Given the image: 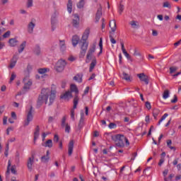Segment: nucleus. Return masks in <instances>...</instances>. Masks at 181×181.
<instances>
[{"label":"nucleus","instance_id":"nucleus-49","mask_svg":"<svg viewBox=\"0 0 181 181\" xmlns=\"http://www.w3.org/2000/svg\"><path fill=\"white\" fill-rule=\"evenodd\" d=\"M15 78H16V74H15V73H13L10 78V83H12V81H13V80H15Z\"/></svg>","mask_w":181,"mask_h":181},{"label":"nucleus","instance_id":"nucleus-21","mask_svg":"<svg viewBox=\"0 0 181 181\" xmlns=\"http://www.w3.org/2000/svg\"><path fill=\"white\" fill-rule=\"evenodd\" d=\"M18 62V57H16V56H14L13 57V59L11 60V63L9 65V69H13V67H15V66H16V63Z\"/></svg>","mask_w":181,"mask_h":181},{"label":"nucleus","instance_id":"nucleus-19","mask_svg":"<svg viewBox=\"0 0 181 181\" xmlns=\"http://www.w3.org/2000/svg\"><path fill=\"white\" fill-rule=\"evenodd\" d=\"M132 29H138L139 28V22L137 21H132L129 23Z\"/></svg>","mask_w":181,"mask_h":181},{"label":"nucleus","instance_id":"nucleus-25","mask_svg":"<svg viewBox=\"0 0 181 181\" xmlns=\"http://www.w3.org/2000/svg\"><path fill=\"white\" fill-rule=\"evenodd\" d=\"M25 47H26V41H23L19 46L18 49V53H22L25 50Z\"/></svg>","mask_w":181,"mask_h":181},{"label":"nucleus","instance_id":"nucleus-31","mask_svg":"<svg viewBox=\"0 0 181 181\" xmlns=\"http://www.w3.org/2000/svg\"><path fill=\"white\" fill-rule=\"evenodd\" d=\"M47 71H50V69L48 68H40L38 69L39 74H45L47 73Z\"/></svg>","mask_w":181,"mask_h":181},{"label":"nucleus","instance_id":"nucleus-20","mask_svg":"<svg viewBox=\"0 0 181 181\" xmlns=\"http://www.w3.org/2000/svg\"><path fill=\"white\" fill-rule=\"evenodd\" d=\"M78 42H80V37L77 35H74L72 37V45L74 47H76V46L78 45Z\"/></svg>","mask_w":181,"mask_h":181},{"label":"nucleus","instance_id":"nucleus-61","mask_svg":"<svg viewBox=\"0 0 181 181\" xmlns=\"http://www.w3.org/2000/svg\"><path fill=\"white\" fill-rule=\"evenodd\" d=\"M11 117L13 119H16V113L15 112H11Z\"/></svg>","mask_w":181,"mask_h":181},{"label":"nucleus","instance_id":"nucleus-46","mask_svg":"<svg viewBox=\"0 0 181 181\" xmlns=\"http://www.w3.org/2000/svg\"><path fill=\"white\" fill-rule=\"evenodd\" d=\"M66 119H67L66 116H64L62 119V127H65L66 126Z\"/></svg>","mask_w":181,"mask_h":181},{"label":"nucleus","instance_id":"nucleus-38","mask_svg":"<svg viewBox=\"0 0 181 181\" xmlns=\"http://www.w3.org/2000/svg\"><path fill=\"white\" fill-rule=\"evenodd\" d=\"M56 20L52 19L51 20V25H52V30L54 31L56 30Z\"/></svg>","mask_w":181,"mask_h":181},{"label":"nucleus","instance_id":"nucleus-59","mask_svg":"<svg viewBox=\"0 0 181 181\" xmlns=\"http://www.w3.org/2000/svg\"><path fill=\"white\" fill-rule=\"evenodd\" d=\"M71 119H73V121H74V119H75V118H74V110H71Z\"/></svg>","mask_w":181,"mask_h":181},{"label":"nucleus","instance_id":"nucleus-24","mask_svg":"<svg viewBox=\"0 0 181 181\" xmlns=\"http://www.w3.org/2000/svg\"><path fill=\"white\" fill-rule=\"evenodd\" d=\"M40 127H39V126H37L34 132V141H36L39 138V136L40 135Z\"/></svg>","mask_w":181,"mask_h":181},{"label":"nucleus","instance_id":"nucleus-63","mask_svg":"<svg viewBox=\"0 0 181 181\" xmlns=\"http://www.w3.org/2000/svg\"><path fill=\"white\" fill-rule=\"evenodd\" d=\"M32 69H33V67L32 66V65H28L27 66V71H32Z\"/></svg>","mask_w":181,"mask_h":181},{"label":"nucleus","instance_id":"nucleus-27","mask_svg":"<svg viewBox=\"0 0 181 181\" xmlns=\"http://www.w3.org/2000/svg\"><path fill=\"white\" fill-rule=\"evenodd\" d=\"M67 11H68L69 13H71L72 11H73V1H71V0L68 1Z\"/></svg>","mask_w":181,"mask_h":181},{"label":"nucleus","instance_id":"nucleus-55","mask_svg":"<svg viewBox=\"0 0 181 181\" xmlns=\"http://www.w3.org/2000/svg\"><path fill=\"white\" fill-rule=\"evenodd\" d=\"M171 103L173 104H175V103H177V96L176 95H174L173 100H171Z\"/></svg>","mask_w":181,"mask_h":181},{"label":"nucleus","instance_id":"nucleus-15","mask_svg":"<svg viewBox=\"0 0 181 181\" xmlns=\"http://www.w3.org/2000/svg\"><path fill=\"white\" fill-rule=\"evenodd\" d=\"M73 149H74V141L73 140L70 141L68 146V154L69 156L73 155Z\"/></svg>","mask_w":181,"mask_h":181},{"label":"nucleus","instance_id":"nucleus-29","mask_svg":"<svg viewBox=\"0 0 181 181\" xmlns=\"http://www.w3.org/2000/svg\"><path fill=\"white\" fill-rule=\"evenodd\" d=\"M71 93H76V94H78V88L75 84H71L70 86Z\"/></svg>","mask_w":181,"mask_h":181},{"label":"nucleus","instance_id":"nucleus-35","mask_svg":"<svg viewBox=\"0 0 181 181\" xmlns=\"http://www.w3.org/2000/svg\"><path fill=\"white\" fill-rule=\"evenodd\" d=\"M169 116V115L168 113H165L161 119L158 121V125H160V124H162V122H163V121H165V119H166V118H168V117Z\"/></svg>","mask_w":181,"mask_h":181},{"label":"nucleus","instance_id":"nucleus-26","mask_svg":"<svg viewBox=\"0 0 181 181\" xmlns=\"http://www.w3.org/2000/svg\"><path fill=\"white\" fill-rule=\"evenodd\" d=\"M95 66H97V59H93L89 68L90 73L94 70V67H95Z\"/></svg>","mask_w":181,"mask_h":181},{"label":"nucleus","instance_id":"nucleus-36","mask_svg":"<svg viewBox=\"0 0 181 181\" xmlns=\"http://www.w3.org/2000/svg\"><path fill=\"white\" fill-rule=\"evenodd\" d=\"M158 115H159V110L154 109L153 111V117H154V119H158Z\"/></svg>","mask_w":181,"mask_h":181},{"label":"nucleus","instance_id":"nucleus-39","mask_svg":"<svg viewBox=\"0 0 181 181\" xmlns=\"http://www.w3.org/2000/svg\"><path fill=\"white\" fill-rule=\"evenodd\" d=\"M169 95H170L169 90H166L164 91V93L163 94V98L164 100H166V99L169 98Z\"/></svg>","mask_w":181,"mask_h":181},{"label":"nucleus","instance_id":"nucleus-58","mask_svg":"<svg viewBox=\"0 0 181 181\" xmlns=\"http://www.w3.org/2000/svg\"><path fill=\"white\" fill-rule=\"evenodd\" d=\"M120 45L122 46V53H125V52H127V50L125 49V46L124 45V42H121Z\"/></svg>","mask_w":181,"mask_h":181},{"label":"nucleus","instance_id":"nucleus-60","mask_svg":"<svg viewBox=\"0 0 181 181\" xmlns=\"http://www.w3.org/2000/svg\"><path fill=\"white\" fill-rule=\"evenodd\" d=\"M168 173H169V170H165L163 172V175L164 176V178L166 177V176L168 175Z\"/></svg>","mask_w":181,"mask_h":181},{"label":"nucleus","instance_id":"nucleus-14","mask_svg":"<svg viewBox=\"0 0 181 181\" xmlns=\"http://www.w3.org/2000/svg\"><path fill=\"white\" fill-rule=\"evenodd\" d=\"M49 160H50V151H47L46 156L41 157V162H42V163H47Z\"/></svg>","mask_w":181,"mask_h":181},{"label":"nucleus","instance_id":"nucleus-11","mask_svg":"<svg viewBox=\"0 0 181 181\" xmlns=\"http://www.w3.org/2000/svg\"><path fill=\"white\" fill-rule=\"evenodd\" d=\"M60 98L62 100H70V98H73V95L71 94V91L68 90L65 92L63 95L60 96Z\"/></svg>","mask_w":181,"mask_h":181},{"label":"nucleus","instance_id":"nucleus-8","mask_svg":"<svg viewBox=\"0 0 181 181\" xmlns=\"http://www.w3.org/2000/svg\"><path fill=\"white\" fill-rule=\"evenodd\" d=\"M35 162V156H32L31 157L28 158V162H27V168L30 172H32L33 166V163Z\"/></svg>","mask_w":181,"mask_h":181},{"label":"nucleus","instance_id":"nucleus-54","mask_svg":"<svg viewBox=\"0 0 181 181\" xmlns=\"http://www.w3.org/2000/svg\"><path fill=\"white\" fill-rule=\"evenodd\" d=\"M110 42L112 45H115L117 43V40L112 37V36H110Z\"/></svg>","mask_w":181,"mask_h":181},{"label":"nucleus","instance_id":"nucleus-28","mask_svg":"<svg viewBox=\"0 0 181 181\" xmlns=\"http://www.w3.org/2000/svg\"><path fill=\"white\" fill-rule=\"evenodd\" d=\"M101 15H103V13L101 11V8H99L96 13V16H95L96 22H98V21H100V19H101Z\"/></svg>","mask_w":181,"mask_h":181},{"label":"nucleus","instance_id":"nucleus-3","mask_svg":"<svg viewBox=\"0 0 181 181\" xmlns=\"http://www.w3.org/2000/svg\"><path fill=\"white\" fill-rule=\"evenodd\" d=\"M32 121H33V107H30V110L27 114V118L24 120V127H28Z\"/></svg>","mask_w":181,"mask_h":181},{"label":"nucleus","instance_id":"nucleus-56","mask_svg":"<svg viewBox=\"0 0 181 181\" xmlns=\"http://www.w3.org/2000/svg\"><path fill=\"white\" fill-rule=\"evenodd\" d=\"M8 122V117L6 116H4L3 118V124L6 125Z\"/></svg>","mask_w":181,"mask_h":181},{"label":"nucleus","instance_id":"nucleus-44","mask_svg":"<svg viewBox=\"0 0 181 181\" xmlns=\"http://www.w3.org/2000/svg\"><path fill=\"white\" fill-rule=\"evenodd\" d=\"M33 6V0H28L27 8H32Z\"/></svg>","mask_w":181,"mask_h":181},{"label":"nucleus","instance_id":"nucleus-37","mask_svg":"<svg viewBox=\"0 0 181 181\" xmlns=\"http://www.w3.org/2000/svg\"><path fill=\"white\" fill-rule=\"evenodd\" d=\"M78 104V97L76 96L74 99V110L77 108V105Z\"/></svg>","mask_w":181,"mask_h":181},{"label":"nucleus","instance_id":"nucleus-1","mask_svg":"<svg viewBox=\"0 0 181 181\" xmlns=\"http://www.w3.org/2000/svg\"><path fill=\"white\" fill-rule=\"evenodd\" d=\"M49 97V105H52L56 99V90H51L49 88H43L41 91V95L39 96L37 105L40 107L42 104H47Z\"/></svg>","mask_w":181,"mask_h":181},{"label":"nucleus","instance_id":"nucleus-7","mask_svg":"<svg viewBox=\"0 0 181 181\" xmlns=\"http://www.w3.org/2000/svg\"><path fill=\"white\" fill-rule=\"evenodd\" d=\"M23 83H24L23 90L25 91H28V90L30 88V86H32V81L29 79L28 76H26L25 78H23Z\"/></svg>","mask_w":181,"mask_h":181},{"label":"nucleus","instance_id":"nucleus-9","mask_svg":"<svg viewBox=\"0 0 181 181\" xmlns=\"http://www.w3.org/2000/svg\"><path fill=\"white\" fill-rule=\"evenodd\" d=\"M59 50L62 53H64L67 50V46L64 40H59Z\"/></svg>","mask_w":181,"mask_h":181},{"label":"nucleus","instance_id":"nucleus-51","mask_svg":"<svg viewBox=\"0 0 181 181\" xmlns=\"http://www.w3.org/2000/svg\"><path fill=\"white\" fill-rule=\"evenodd\" d=\"M123 54H124V56L127 60H132L131 56L129 55V54H128V52L127 51L125 52H124Z\"/></svg>","mask_w":181,"mask_h":181},{"label":"nucleus","instance_id":"nucleus-5","mask_svg":"<svg viewBox=\"0 0 181 181\" xmlns=\"http://www.w3.org/2000/svg\"><path fill=\"white\" fill-rule=\"evenodd\" d=\"M11 160H9L8 162L7 171L6 172V177L9 176L10 172H11L13 175H16V165H13L11 168Z\"/></svg>","mask_w":181,"mask_h":181},{"label":"nucleus","instance_id":"nucleus-34","mask_svg":"<svg viewBox=\"0 0 181 181\" xmlns=\"http://www.w3.org/2000/svg\"><path fill=\"white\" fill-rule=\"evenodd\" d=\"M74 80H75V81H77L78 83H81V81H83V76L78 74L74 77Z\"/></svg>","mask_w":181,"mask_h":181},{"label":"nucleus","instance_id":"nucleus-16","mask_svg":"<svg viewBox=\"0 0 181 181\" xmlns=\"http://www.w3.org/2000/svg\"><path fill=\"white\" fill-rule=\"evenodd\" d=\"M35 26H36V23H33V21H30L28 25V33H33V30Z\"/></svg>","mask_w":181,"mask_h":181},{"label":"nucleus","instance_id":"nucleus-4","mask_svg":"<svg viewBox=\"0 0 181 181\" xmlns=\"http://www.w3.org/2000/svg\"><path fill=\"white\" fill-rule=\"evenodd\" d=\"M67 63H66V61L61 59L59 60L55 66V70L58 73H62L64 70V68L66 67Z\"/></svg>","mask_w":181,"mask_h":181},{"label":"nucleus","instance_id":"nucleus-50","mask_svg":"<svg viewBox=\"0 0 181 181\" xmlns=\"http://www.w3.org/2000/svg\"><path fill=\"white\" fill-rule=\"evenodd\" d=\"M70 129H71L70 125L66 124L65 127V132H66L67 134H70Z\"/></svg>","mask_w":181,"mask_h":181},{"label":"nucleus","instance_id":"nucleus-40","mask_svg":"<svg viewBox=\"0 0 181 181\" xmlns=\"http://www.w3.org/2000/svg\"><path fill=\"white\" fill-rule=\"evenodd\" d=\"M171 145H172V140H168L167 141V146H168V148H170V149H171V150L174 149V151H175L176 148H175V147L172 146Z\"/></svg>","mask_w":181,"mask_h":181},{"label":"nucleus","instance_id":"nucleus-32","mask_svg":"<svg viewBox=\"0 0 181 181\" xmlns=\"http://www.w3.org/2000/svg\"><path fill=\"white\" fill-rule=\"evenodd\" d=\"M45 148H52L53 147V141L52 139H49L45 142Z\"/></svg>","mask_w":181,"mask_h":181},{"label":"nucleus","instance_id":"nucleus-57","mask_svg":"<svg viewBox=\"0 0 181 181\" xmlns=\"http://www.w3.org/2000/svg\"><path fill=\"white\" fill-rule=\"evenodd\" d=\"M164 163H165V158H160L158 163V166H162V165H163Z\"/></svg>","mask_w":181,"mask_h":181},{"label":"nucleus","instance_id":"nucleus-53","mask_svg":"<svg viewBox=\"0 0 181 181\" xmlns=\"http://www.w3.org/2000/svg\"><path fill=\"white\" fill-rule=\"evenodd\" d=\"M54 142H55L56 144H57V142H59V135L54 134Z\"/></svg>","mask_w":181,"mask_h":181},{"label":"nucleus","instance_id":"nucleus-64","mask_svg":"<svg viewBox=\"0 0 181 181\" xmlns=\"http://www.w3.org/2000/svg\"><path fill=\"white\" fill-rule=\"evenodd\" d=\"M53 121H54V117H49L48 118V122H53Z\"/></svg>","mask_w":181,"mask_h":181},{"label":"nucleus","instance_id":"nucleus-17","mask_svg":"<svg viewBox=\"0 0 181 181\" xmlns=\"http://www.w3.org/2000/svg\"><path fill=\"white\" fill-rule=\"evenodd\" d=\"M89 36H90V28H86L82 35V40H83V42H87V39H88Z\"/></svg>","mask_w":181,"mask_h":181},{"label":"nucleus","instance_id":"nucleus-62","mask_svg":"<svg viewBox=\"0 0 181 181\" xmlns=\"http://www.w3.org/2000/svg\"><path fill=\"white\" fill-rule=\"evenodd\" d=\"M180 45H181V39L179 41H177V42H175L174 44V46H175V47H177V46H179Z\"/></svg>","mask_w":181,"mask_h":181},{"label":"nucleus","instance_id":"nucleus-2","mask_svg":"<svg viewBox=\"0 0 181 181\" xmlns=\"http://www.w3.org/2000/svg\"><path fill=\"white\" fill-rule=\"evenodd\" d=\"M112 141L117 143V146L122 147L124 146V139H125V136L123 134H116L112 136Z\"/></svg>","mask_w":181,"mask_h":181},{"label":"nucleus","instance_id":"nucleus-52","mask_svg":"<svg viewBox=\"0 0 181 181\" xmlns=\"http://www.w3.org/2000/svg\"><path fill=\"white\" fill-rule=\"evenodd\" d=\"M146 108H147V110H151L152 108V106L151 105V103L146 102Z\"/></svg>","mask_w":181,"mask_h":181},{"label":"nucleus","instance_id":"nucleus-33","mask_svg":"<svg viewBox=\"0 0 181 181\" xmlns=\"http://www.w3.org/2000/svg\"><path fill=\"white\" fill-rule=\"evenodd\" d=\"M85 4H86L85 0H80L79 2L77 4V8H78V9H81L84 8Z\"/></svg>","mask_w":181,"mask_h":181},{"label":"nucleus","instance_id":"nucleus-48","mask_svg":"<svg viewBox=\"0 0 181 181\" xmlns=\"http://www.w3.org/2000/svg\"><path fill=\"white\" fill-rule=\"evenodd\" d=\"M124 11V5L120 4L119 6V13L121 15Z\"/></svg>","mask_w":181,"mask_h":181},{"label":"nucleus","instance_id":"nucleus-6","mask_svg":"<svg viewBox=\"0 0 181 181\" xmlns=\"http://www.w3.org/2000/svg\"><path fill=\"white\" fill-rule=\"evenodd\" d=\"M88 49V43L87 42H83L82 45L81 46V52L79 54V57L82 58L86 56V53H87V49Z\"/></svg>","mask_w":181,"mask_h":181},{"label":"nucleus","instance_id":"nucleus-10","mask_svg":"<svg viewBox=\"0 0 181 181\" xmlns=\"http://www.w3.org/2000/svg\"><path fill=\"white\" fill-rule=\"evenodd\" d=\"M73 26L74 28H78V25H80V17L77 14L74 15V19L72 21Z\"/></svg>","mask_w":181,"mask_h":181},{"label":"nucleus","instance_id":"nucleus-12","mask_svg":"<svg viewBox=\"0 0 181 181\" xmlns=\"http://www.w3.org/2000/svg\"><path fill=\"white\" fill-rule=\"evenodd\" d=\"M95 52V45H93L91 48L88 51L86 59L87 60H91V57L93 56V53Z\"/></svg>","mask_w":181,"mask_h":181},{"label":"nucleus","instance_id":"nucleus-43","mask_svg":"<svg viewBox=\"0 0 181 181\" xmlns=\"http://www.w3.org/2000/svg\"><path fill=\"white\" fill-rule=\"evenodd\" d=\"M163 8H168L169 9H170L172 8L169 1H165L163 4Z\"/></svg>","mask_w":181,"mask_h":181},{"label":"nucleus","instance_id":"nucleus-13","mask_svg":"<svg viewBox=\"0 0 181 181\" xmlns=\"http://www.w3.org/2000/svg\"><path fill=\"white\" fill-rule=\"evenodd\" d=\"M19 41L16 38H11L10 40H8V45L10 47H16Z\"/></svg>","mask_w":181,"mask_h":181},{"label":"nucleus","instance_id":"nucleus-18","mask_svg":"<svg viewBox=\"0 0 181 181\" xmlns=\"http://www.w3.org/2000/svg\"><path fill=\"white\" fill-rule=\"evenodd\" d=\"M137 76L141 81H144L146 84H149V81L146 78V76H145V74H139Z\"/></svg>","mask_w":181,"mask_h":181},{"label":"nucleus","instance_id":"nucleus-41","mask_svg":"<svg viewBox=\"0 0 181 181\" xmlns=\"http://www.w3.org/2000/svg\"><path fill=\"white\" fill-rule=\"evenodd\" d=\"M177 69H179L177 66L170 67V74H173V73H175V71H177Z\"/></svg>","mask_w":181,"mask_h":181},{"label":"nucleus","instance_id":"nucleus-47","mask_svg":"<svg viewBox=\"0 0 181 181\" xmlns=\"http://www.w3.org/2000/svg\"><path fill=\"white\" fill-rule=\"evenodd\" d=\"M9 36H11V31H7L6 32L4 35H3V37H4V39H6V37H9Z\"/></svg>","mask_w":181,"mask_h":181},{"label":"nucleus","instance_id":"nucleus-22","mask_svg":"<svg viewBox=\"0 0 181 181\" xmlns=\"http://www.w3.org/2000/svg\"><path fill=\"white\" fill-rule=\"evenodd\" d=\"M121 77L123 80H125L126 81H132V78H131V76L125 72L122 73Z\"/></svg>","mask_w":181,"mask_h":181},{"label":"nucleus","instance_id":"nucleus-23","mask_svg":"<svg viewBox=\"0 0 181 181\" xmlns=\"http://www.w3.org/2000/svg\"><path fill=\"white\" fill-rule=\"evenodd\" d=\"M109 26L111 28L112 32H115V30H117V23L115 22V20L110 21Z\"/></svg>","mask_w":181,"mask_h":181},{"label":"nucleus","instance_id":"nucleus-45","mask_svg":"<svg viewBox=\"0 0 181 181\" xmlns=\"http://www.w3.org/2000/svg\"><path fill=\"white\" fill-rule=\"evenodd\" d=\"M109 128L110 129H115L117 128V124L115 123H110L109 124Z\"/></svg>","mask_w":181,"mask_h":181},{"label":"nucleus","instance_id":"nucleus-42","mask_svg":"<svg viewBox=\"0 0 181 181\" xmlns=\"http://www.w3.org/2000/svg\"><path fill=\"white\" fill-rule=\"evenodd\" d=\"M99 47L100 49V52H99V54H101V53H103V38L100 39V42H99Z\"/></svg>","mask_w":181,"mask_h":181},{"label":"nucleus","instance_id":"nucleus-30","mask_svg":"<svg viewBox=\"0 0 181 181\" xmlns=\"http://www.w3.org/2000/svg\"><path fill=\"white\" fill-rule=\"evenodd\" d=\"M84 124V113L82 112L81 113V119L79 121L78 127L81 128L83 127V124Z\"/></svg>","mask_w":181,"mask_h":181}]
</instances>
